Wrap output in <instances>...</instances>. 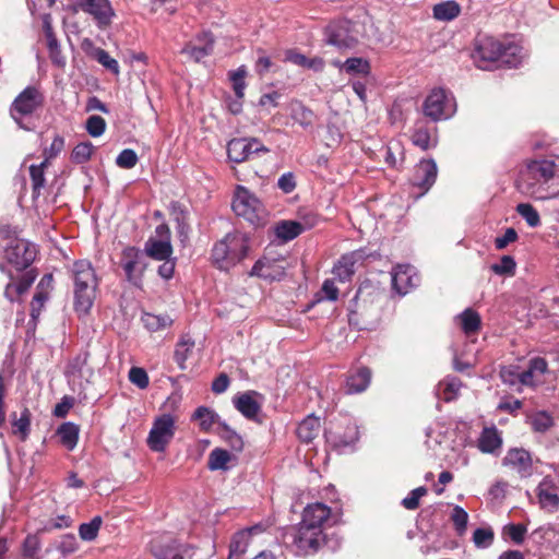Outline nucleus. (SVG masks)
I'll use <instances>...</instances> for the list:
<instances>
[{"label":"nucleus","instance_id":"de8ad7c7","mask_svg":"<svg viewBox=\"0 0 559 559\" xmlns=\"http://www.w3.org/2000/svg\"><path fill=\"white\" fill-rule=\"evenodd\" d=\"M142 320L145 328L150 331H158L170 326L173 323V320L168 316H156L151 313L144 314Z\"/></svg>","mask_w":559,"mask_h":559},{"label":"nucleus","instance_id":"864d4df0","mask_svg":"<svg viewBox=\"0 0 559 559\" xmlns=\"http://www.w3.org/2000/svg\"><path fill=\"white\" fill-rule=\"evenodd\" d=\"M94 152V145L86 141L79 143L72 151L71 158L76 164L87 162Z\"/></svg>","mask_w":559,"mask_h":559},{"label":"nucleus","instance_id":"3c124183","mask_svg":"<svg viewBox=\"0 0 559 559\" xmlns=\"http://www.w3.org/2000/svg\"><path fill=\"white\" fill-rule=\"evenodd\" d=\"M221 425V437L223 438V440L225 442L228 443V445L239 452L242 450L243 448V441L241 439V437L236 433L233 429H230L226 424H219Z\"/></svg>","mask_w":559,"mask_h":559},{"label":"nucleus","instance_id":"bf43d9fd","mask_svg":"<svg viewBox=\"0 0 559 559\" xmlns=\"http://www.w3.org/2000/svg\"><path fill=\"white\" fill-rule=\"evenodd\" d=\"M473 542L477 548H487L493 542L491 528H477L473 534Z\"/></svg>","mask_w":559,"mask_h":559},{"label":"nucleus","instance_id":"7ed1b4c3","mask_svg":"<svg viewBox=\"0 0 559 559\" xmlns=\"http://www.w3.org/2000/svg\"><path fill=\"white\" fill-rule=\"evenodd\" d=\"M250 247L246 235L227 234L212 250L213 263L221 270H229L248 254Z\"/></svg>","mask_w":559,"mask_h":559},{"label":"nucleus","instance_id":"f257e3e1","mask_svg":"<svg viewBox=\"0 0 559 559\" xmlns=\"http://www.w3.org/2000/svg\"><path fill=\"white\" fill-rule=\"evenodd\" d=\"M518 190L534 200L545 201L559 197V175L550 159H532L523 164L516 180Z\"/></svg>","mask_w":559,"mask_h":559},{"label":"nucleus","instance_id":"473e14b6","mask_svg":"<svg viewBox=\"0 0 559 559\" xmlns=\"http://www.w3.org/2000/svg\"><path fill=\"white\" fill-rule=\"evenodd\" d=\"M255 531H259L258 526L240 531L234 535L229 546L228 559H239L240 556L246 552L249 545V537Z\"/></svg>","mask_w":559,"mask_h":559},{"label":"nucleus","instance_id":"c9c22d12","mask_svg":"<svg viewBox=\"0 0 559 559\" xmlns=\"http://www.w3.org/2000/svg\"><path fill=\"white\" fill-rule=\"evenodd\" d=\"M502 440L496 428H486L481 432L478 441V448L481 452L492 453L501 447Z\"/></svg>","mask_w":559,"mask_h":559},{"label":"nucleus","instance_id":"f704fd0d","mask_svg":"<svg viewBox=\"0 0 559 559\" xmlns=\"http://www.w3.org/2000/svg\"><path fill=\"white\" fill-rule=\"evenodd\" d=\"M320 428V419L310 415L299 424L297 436L302 442H311L319 435Z\"/></svg>","mask_w":559,"mask_h":559},{"label":"nucleus","instance_id":"8fccbe9b","mask_svg":"<svg viewBox=\"0 0 559 559\" xmlns=\"http://www.w3.org/2000/svg\"><path fill=\"white\" fill-rule=\"evenodd\" d=\"M48 165L47 159H45L39 165H32L29 167L31 179L33 183L34 193L39 194L40 189L45 186V176L44 169Z\"/></svg>","mask_w":559,"mask_h":559},{"label":"nucleus","instance_id":"49530a36","mask_svg":"<svg viewBox=\"0 0 559 559\" xmlns=\"http://www.w3.org/2000/svg\"><path fill=\"white\" fill-rule=\"evenodd\" d=\"M103 520L100 516L93 518L87 523H82L79 527V535L83 540H94L97 537Z\"/></svg>","mask_w":559,"mask_h":559},{"label":"nucleus","instance_id":"0e129e2a","mask_svg":"<svg viewBox=\"0 0 559 559\" xmlns=\"http://www.w3.org/2000/svg\"><path fill=\"white\" fill-rule=\"evenodd\" d=\"M413 143L423 150H427L431 146V135L429 131L424 127H417L413 133Z\"/></svg>","mask_w":559,"mask_h":559},{"label":"nucleus","instance_id":"9b49d317","mask_svg":"<svg viewBox=\"0 0 559 559\" xmlns=\"http://www.w3.org/2000/svg\"><path fill=\"white\" fill-rule=\"evenodd\" d=\"M78 10L90 14L99 28H106L111 24L115 12L108 0H75Z\"/></svg>","mask_w":559,"mask_h":559},{"label":"nucleus","instance_id":"a19ab883","mask_svg":"<svg viewBox=\"0 0 559 559\" xmlns=\"http://www.w3.org/2000/svg\"><path fill=\"white\" fill-rule=\"evenodd\" d=\"M35 278L36 275L33 274L32 271H29L23 274V276L16 285L9 283L4 290L5 297L13 301L17 296L25 293L32 286Z\"/></svg>","mask_w":559,"mask_h":559},{"label":"nucleus","instance_id":"37998d69","mask_svg":"<svg viewBox=\"0 0 559 559\" xmlns=\"http://www.w3.org/2000/svg\"><path fill=\"white\" fill-rule=\"evenodd\" d=\"M460 5L455 1H444L433 7V17L439 21H451L460 14Z\"/></svg>","mask_w":559,"mask_h":559},{"label":"nucleus","instance_id":"052dcab7","mask_svg":"<svg viewBox=\"0 0 559 559\" xmlns=\"http://www.w3.org/2000/svg\"><path fill=\"white\" fill-rule=\"evenodd\" d=\"M139 158L136 153L131 148H126L120 152V154L116 158V164L123 169L133 168Z\"/></svg>","mask_w":559,"mask_h":559},{"label":"nucleus","instance_id":"5701e85b","mask_svg":"<svg viewBox=\"0 0 559 559\" xmlns=\"http://www.w3.org/2000/svg\"><path fill=\"white\" fill-rule=\"evenodd\" d=\"M330 514V508L323 503L317 502L309 504L304 510L302 520L300 523L319 528L323 533L324 525L329 521Z\"/></svg>","mask_w":559,"mask_h":559},{"label":"nucleus","instance_id":"9d476101","mask_svg":"<svg viewBox=\"0 0 559 559\" xmlns=\"http://www.w3.org/2000/svg\"><path fill=\"white\" fill-rule=\"evenodd\" d=\"M378 299L379 293L377 289L370 284H362L349 302V321H355L357 316H368Z\"/></svg>","mask_w":559,"mask_h":559},{"label":"nucleus","instance_id":"dca6fc26","mask_svg":"<svg viewBox=\"0 0 559 559\" xmlns=\"http://www.w3.org/2000/svg\"><path fill=\"white\" fill-rule=\"evenodd\" d=\"M344 426V431L340 430V426L331 427L325 431L326 440L337 449L352 445L358 440L359 431L358 427L352 423V420L346 419Z\"/></svg>","mask_w":559,"mask_h":559},{"label":"nucleus","instance_id":"ddd939ff","mask_svg":"<svg viewBox=\"0 0 559 559\" xmlns=\"http://www.w3.org/2000/svg\"><path fill=\"white\" fill-rule=\"evenodd\" d=\"M41 95L37 88L26 87L17 95L11 106L12 118L20 123L21 118L32 115L41 105Z\"/></svg>","mask_w":559,"mask_h":559},{"label":"nucleus","instance_id":"09e8293b","mask_svg":"<svg viewBox=\"0 0 559 559\" xmlns=\"http://www.w3.org/2000/svg\"><path fill=\"white\" fill-rule=\"evenodd\" d=\"M519 215L525 219L530 227H537L540 224L538 212L530 203H520L516 206Z\"/></svg>","mask_w":559,"mask_h":559},{"label":"nucleus","instance_id":"c756f323","mask_svg":"<svg viewBox=\"0 0 559 559\" xmlns=\"http://www.w3.org/2000/svg\"><path fill=\"white\" fill-rule=\"evenodd\" d=\"M144 250L150 258L158 261L171 258L173 255V246L170 240H158L157 238L151 237L145 242Z\"/></svg>","mask_w":559,"mask_h":559},{"label":"nucleus","instance_id":"f3484780","mask_svg":"<svg viewBox=\"0 0 559 559\" xmlns=\"http://www.w3.org/2000/svg\"><path fill=\"white\" fill-rule=\"evenodd\" d=\"M286 265L287 262L284 259L263 258L255 262L250 274L270 281H280L285 274Z\"/></svg>","mask_w":559,"mask_h":559},{"label":"nucleus","instance_id":"4be33fe9","mask_svg":"<svg viewBox=\"0 0 559 559\" xmlns=\"http://www.w3.org/2000/svg\"><path fill=\"white\" fill-rule=\"evenodd\" d=\"M547 370L548 364L544 358H532L528 362L527 369L521 372L520 384L531 388L540 384L544 381L543 377Z\"/></svg>","mask_w":559,"mask_h":559},{"label":"nucleus","instance_id":"a211bd4d","mask_svg":"<svg viewBox=\"0 0 559 559\" xmlns=\"http://www.w3.org/2000/svg\"><path fill=\"white\" fill-rule=\"evenodd\" d=\"M419 283V277L411 265H397L392 272V288L399 295H406Z\"/></svg>","mask_w":559,"mask_h":559},{"label":"nucleus","instance_id":"a18cd8bd","mask_svg":"<svg viewBox=\"0 0 559 559\" xmlns=\"http://www.w3.org/2000/svg\"><path fill=\"white\" fill-rule=\"evenodd\" d=\"M230 460L231 455L228 453V451L216 448L209 455L207 467L211 471H225L228 468L227 464Z\"/></svg>","mask_w":559,"mask_h":559},{"label":"nucleus","instance_id":"4c0bfd02","mask_svg":"<svg viewBox=\"0 0 559 559\" xmlns=\"http://www.w3.org/2000/svg\"><path fill=\"white\" fill-rule=\"evenodd\" d=\"M57 433L59 436L61 444L68 450H73L76 447L79 440V427L73 423L62 424Z\"/></svg>","mask_w":559,"mask_h":559},{"label":"nucleus","instance_id":"680f3d73","mask_svg":"<svg viewBox=\"0 0 559 559\" xmlns=\"http://www.w3.org/2000/svg\"><path fill=\"white\" fill-rule=\"evenodd\" d=\"M451 519L453 521V524H454L459 535H463L466 531L467 521H468L467 512L463 508L456 506L452 511Z\"/></svg>","mask_w":559,"mask_h":559},{"label":"nucleus","instance_id":"69168bd1","mask_svg":"<svg viewBox=\"0 0 559 559\" xmlns=\"http://www.w3.org/2000/svg\"><path fill=\"white\" fill-rule=\"evenodd\" d=\"M129 380L140 389H145L148 385V376L146 371L140 367H132L130 369Z\"/></svg>","mask_w":559,"mask_h":559},{"label":"nucleus","instance_id":"423d86ee","mask_svg":"<svg viewBox=\"0 0 559 559\" xmlns=\"http://www.w3.org/2000/svg\"><path fill=\"white\" fill-rule=\"evenodd\" d=\"M176 432V418L171 414L157 416L147 437V445L153 452H164Z\"/></svg>","mask_w":559,"mask_h":559},{"label":"nucleus","instance_id":"6e6d98bb","mask_svg":"<svg viewBox=\"0 0 559 559\" xmlns=\"http://www.w3.org/2000/svg\"><path fill=\"white\" fill-rule=\"evenodd\" d=\"M94 57L104 68L115 74H119L118 61L111 58L106 50L97 48L94 52Z\"/></svg>","mask_w":559,"mask_h":559},{"label":"nucleus","instance_id":"cd10ccee","mask_svg":"<svg viewBox=\"0 0 559 559\" xmlns=\"http://www.w3.org/2000/svg\"><path fill=\"white\" fill-rule=\"evenodd\" d=\"M199 44H188L183 49L182 53L187 55L192 60L199 62L204 57L209 56L213 51V37L209 33H203L198 37Z\"/></svg>","mask_w":559,"mask_h":559},{"label":"nucleus","instance_id":"20e7f679","mask_svg":"<svg viewBox=\"0 0 559 559\" xmlns=\"http://www.w3.org/2000/svg\"><path fill=\"white\" fill-rule=\"evenodd\" d=\"M365 36L364 23L341 21L328 27L326 43L340 51H349L356 48Z\"/></svg>","mask_w":559,"mask_h":559},{"label":"nucleus","instance_id":"0eeeda50","mask_svg":"<svg viewBox=\"0 0 559 559\" xmlns=\"http://www.w3.org/2000/svg\"><path fill=\"white\" fill-rule=\"evenodd\" d=\"M424 114L433 121L449 119L456 110L454 99L443 88H433L424 102Z\"/></svg>","mask_w":559,"mask_h":559},{"label":"nucleus","instance_id":"c85d7f7f","mask_svg":"<svg viewBox=\"0 0 559 559\" xmlns=\"http://www.w3.org/2000/svg\"><path fill=\"white\" fill-rule=\"evenodd\" d=\"M371 371L361 367L348 376L346 381V393L356 394L364 392L370 384Z\"/></svg>","mask_w":559,"mask_h":559},{"label":"nucleus","instance_id":"6e6552de","mask_svg":"<svg viewBox=\"0 0 559 559\" xmlns=\"http://www.w3.org/2000/svg\"><path fill=\"white\" fill-rule=\"evenodd\" d=\"M296 552L307 556L316 552L325 542V535L319 528L299 523L290 533Z\"/></svg>","mask_w":559,"mask_h":559},{"label":"nucleus","instance_id":"603ef678","mask_svg":"<svg viewBox=\"0 0 559 559\" xmlns=\"http://www.w3.org/2000/svg\"><path fill=\"white\" fill-rule=\"evenodd\" d=\"M516 263L511 255H503L499 263L490 266L491 271L497 275L513 276Z\"/></svg>","mask_w":559,"mask_h":559},{"label":"nucleus","instance_id":"79ce46f5","mask_svg":"<svg viewBox=\"0 0 559 559\" xmlns=\"http://www.w3.org/2000/svg\"><path fill=\"white\" fill-rule=\"evenodd\" d=\"M461 386L462 383L459 379L447 378L439 383L437 394L445 402H451L457 396Z\"/></svg>","mask_w":559,"mask_h":559},{"label":"nucleus","instance_id":"2f4dec72","mask_svg":"<svg viewBox=\"0 0 559 559\" xmlns=\"http://www.w3.org/2000/svg\"><path fill=\"white\" fill-rule=\"evenodd\" d=\"M289 112L292 119L305 129L311 127L316 120L314 112L298 100L290 103Z\"/></svg>","mask_w":559,"mask_h":559},{"label":"nucleus","instance_id":"6ab92c4d","mask_svg":"<svg viewBox=\"0 0 559 559\" xmlns=\"http://www.w3.org/2000/svg\"><path fill=\"white\" fill-rule=\"evenodd\" d=\"M503 465L511 468L520 477H528L532 474V457L524 449H511L503 457Z\"/></svg>","mask_w":559,"mask_h":559},{"label":"nucleus","instance_id":"58836bf2","mask_svg":"<svg viewBox=\"0 0 559 559\" xmlns=\"http://www.w3.org/2000/svg\"><path fill=\"white\" fill-rule=\"evenodd\" d=\"M523 59L522 47H520L515 43H503L502 53H501V66H507L509 68L518 67Z\"/></svg>","mask_w":559,"mask_h":559},{"label":"nucleus","instance_id":"c03bdc74","mask_svg":"<svg viewBox=\"0 0 559 559\" xmlns=\"http://www.w3.org/2000/svg\"><path fill=\"white\" fill-rule=\"evenodd\" d=\"M199 423L201 430L209 431L218 421L217 414L204 406L198 407L192 416Z\"/></svg>","mask_w":559,"mask_h":559},{"label":"nucleus","instance_id":"5fc2aeb1","mask_svg":"<svg viewBox=\"0 0 559 559\" xmlns=\"http://www.w3.org/2000/svg\"><path fill=\"white\" fill-rule=\"evenodd\" d=\"M29 412L24 409L19 419L13 421V433L20 435L22 440H25L29 432Z\"/></svg>","mask_w":559,"mask_h":559},{"label":"nucleus","instance_id":"72a5a7b5","mask_svg":"<svg viewBox=\"0 0 559 559\" xmlns=\"http://www.w3.org/2000/svg\"><path fill=\"white\" fill-rule=\"evenodd\" d=\"M527 423L534 432L545 433L555 426V419L547 411H537L527 416Z\"/></svg>","mask_w":559,"mask_h":559},{"label":"nucleus","instance_id":"b1692460","mask_svg":"<svg viewBox=\"0 0 559 559\" xmlns=\"http://www.w3.org/2000/svg\"><path fill=\"white\" fill-rule=\"evenodd\" d=\"M538 502L542 509L555 512L559 508L558 488L550 480L545 478L536 489Z\"/></svg>","mask_w":559,"mask_h":559},{"label":"nucleus","instance_id":"412c9836","mask_svg":"<svg viewBox=\"0 0 559 559\" xmlns=\"http://www.w3.org/2000/svg\"><path fill=\"white\" fill-rule=\"evenodd\" d=\"M437 165L433 160H420L413 175V185L423 190L421 194L426 193L435 183L437 178Z\"/></svg>","mask_w":559,"mask_h":559},{"label":"nucleus","instance_id":"1a4fd4ad","mask_svg":"<svg viewBox=\"0 0 559 559\" xmlns=\"http://www.w3.org/2000/svg\"><path fill=\"white\" fill-rule=\"evenodd\" d=\"M36 247L23 239H14L5 248L7 261L21 271L31 265L36 258Z\"/></svg>","mask_w":559,"mask_h":559},{"label":"nucleus","instance_id":"39448f33","mask_svg":"<svg viewBox=\"0 0 559 559\" xmlns=\"http://www.w3.org/2000/svg\"><path fill=\"white\" fill-rule=\"evenodd\" d=\"M233 210L236 215L243 217L254 226L263 225L267 217L262 202L243 187H238L235 192Z\"/></svg>","mask_w":559,"mask_h":559},{"label":"nucleus","instance_id":"aec40b11","mask_svg":"<svg viewBox=\"0 0 559 559\" xmlns=\"http://www.w3.org/2000/svg\"><path fill=\"white\" fill-rule=\"evenodd\" d=\"M151 552L155 559H185L186 547L175 539H155L151 543Z\"/></svg>","mask_w":559,"mask_h":559},{"label":"nucleus","instance_id":"e433bc0d","mask_svg":"<svg viewBox=\"0 0 559 559\" xmlns=\"http://www.w3.org/2000/svg\"><path fill=\"white\" fill-rule=\"evenodd\" d=\"M456 320L466 335L476 333L481 323L479 314L473 309L464 310L460 316H457Z\"/></svg>","mask_w":559,"mask_h":559},{"label":"nucleus","instance_id":"4d7b16f0","mask_svg":"<svg viewBox=\"0 0 559 559\" xmlns=\"http://www.w3.org/2000/svg\"><path fill=\"white\" fill-rule=\"evenodd\" d=\"M246 74H247L246 68L240 67L230 75L235 94L239 99H241L245 95Z\"/></svg>","mask_w":559,"mask_h":559},{"label":"nucleus","instance_id":"393cba45","mask_svg":"<svg viewBox=\"0 0 559 559\" xmlns=\"http://www.w3.org/2000/svg\"><path fill=\"white\" fill-rule=\"evenodd\" d=\"M317 224V217L311 216L305 223L295 221H283L275 227V234L284 241L293 240L306 229L313 227Z\"/></svg>","mask_w":559,"mask_h":559},{"label":"nucleus","instance_id":"bb28decb","mask_svg":"<svg viewBox=\"0 0 559 559\" xmlns=\"http://www.w3.org/2000/svg\"><path fill=\"white\" fill-rule=\"evenodd\" d=\"M259 394L254 391H248L241 393L233 399L234 406L245 417L252 419L254 418L260 409L261 404L258 402Z\"/></svg>","mask_w":559,"mask_h":559},{"label":"nucleus","instance_id":"4468645a","mask_svg":"<svg viewBox=\"0 0 559 559\" xmlns=\"http://www.w3.org/2000/svg\"><path fill=\"white\" fill-rule=\"evenodd\" d=\"M269 152V150L262 145L257 139H233L227 144V156L233 163H243L253 153Z\"/></svg>","mask_w":559,"mask_h":559},{"label":"nucleus","instance_id":"e2e57ef3","mask_svg":"<svg viewBox=\"0 0 559 559\" xmlns=\"http://www.w3.org/2000/svg\"><path fill=\"white\" fill-rule=\"evenodd\" d=\"M106 128V122L100 116H91L86 121V130L90 135L97 138L100 136Z\"/></svg>","mask_w":559,"mask_h":559},{"label":"nucleus","instance_id":"13d9d810","mask_svg":"<svg viewBox=\"0 0 559 559\" xmlns=\"http://www.w3.org/2000/svg\"><path fill=\"white\" fill-rule=\"evenodd\" d=\"M526 526L523 524H508L503 527L502 534L512 539L515 544H522L526 534Z\"/></svg>","mask_w":559,"mask_h":559},{"label":"nucleus","instance_id":"774afa93","mask_svg":"<svg viewBox=\"0 0 559 559\" xmlns=\"http://www.w3.org/2000/svg\"><path fill=\"white\" fill-rule=\"evenodd\" d=\"M500 378L503 383L514 386L520 384L521 372L518 371V367H503L500 370Z\"/></svg>","mask_w":559,"mask_h":559},{"label":"nucleus","instance_id":"2eb2a0df","mask_svg":"<svg viewBox=\"0 0 559 559\" xmlns=\"http://www.w3.org/2000/svg\"><path fill=\"white\" fill-rule=\"evenodd\" d=\"M120 264L127 278L130 282L138 284L145 269L140 250L134 247L126 248L122 251Z\"/></svg>","mask_w":559,"mask_h":559},{"label":"nucleus","instance_id":"ea45409f","mask_svg":"<svg viewBox=\"0 0 559 559\" xmlns=\"http://www.w3.org/2000/svg\"><path fill=\"white\" fill-rule=\"evenodd\" d=\"M194 345V341L189 335H183L177 343L174 358L180 369H186V361L191 356Z\"/></svg>","mask_w":559,"mask_h":559},{"label":"nucleus","instance_id":"f8f14e48","mask_svg":"<svg viewBox=\"0 0 559 559\" xmlns=\"http://www.w3.org/2000/svg\"><path fill=\"white\" fill-rule=\"evenodd\" d=\"M503 43L492 37L483 38L477 45L474 58L477 67L480 69H489L490 64L498 63L501 66V53Z\"/></svg>","mask_w":559,"mask_h":559},{"label":"nucleus","instance_id":"338daca9","mask_svg":"<svg viewBox=\"0 0 559 559\" xmlns=\"http://www.w3.org/2000/svg\"><path fill=\"white\" fill-rule=\"evenodd\" d=\"M427 493L425 487H418L411 491V493L403 499L402 504L407 510H415L419 506V499Z\"/></svg>","mask_w":559,"mask_h":559},{"label":"nucleus","instance_id":"f03ea898","mask_svg":"<svg viewBox=\"0 0 559 559\" xmlns=\"http://www.w3.org/2000/svg\"><path fill=\"white\" fill-rule=\"evenodd\" d=\"M74 309L79 316L90 312L96 298L98 280L91 262L81 260L73 265Z\"/></svg>","mask_w":559,"mask_h":559},{"label":"nucleus","instance_id":"a878e982","mask_svg":"<svg viewBox=\"0 0 559 559\" xmlns=\"http://www.w3.org/2000/svg\"><path fill=\"white\" fill-rule=\"evenodd\" d=\"M366 254L362 250L353 251L343 255L333 269V273L341 281L345 282L355 273V265L361 263Z\"/></svg>","mask_w":559,"mask_h":559},{"label":"nucleus","instance_id":"7c9ffc66","mask_svg":"<svg viewBox=\"0 0 559 559\" xmlns=\"http://www.w3.org/2000/svg\"><path fill=\"white\" fill-rule=\"evenodd\" d=\"M332 64L348 74L366 75L370 71L369 61L361 57L348 58L344 62L341 60H334L332 61Z\"/></svg>","mask_w":559,"mask_h":559}]
</instances>
